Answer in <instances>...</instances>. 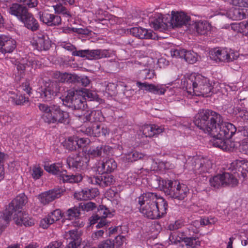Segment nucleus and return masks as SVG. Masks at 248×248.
Instances as JSON below:
<instances>
[{
    "label": "nucleus",
    "mask_w": 248,
    "mask_h": 248,
    "mask_svg": "<svg viewBox=\"0 0 248 248\" xmlns=\"http://www.w3.org/2000/svg\"><path fill=\"white\" fill-rule=\"evenodd\" d=\"M140 76L144 79H152L154 76V72L150 69H145L140 72Z\"/></svg>",
    "instance_id": "680f3d73"
},
{
    "label": "nucleus",
    "mask_w": 248,
    "mask_h": 248,
    "mask_svg": "<svg viewBox=\"0 0 248 248\" xmlns=\"http://www.w3.org/2000/svg\"><path fill=\"white\" fill-rule=\"evenodd\" d=\"M112 216V213L110 212L108 208L103 205H100L98 207L96 214L90 218L91 225L96 224L100 218L106 219V217H111Z\"/></svg>",
    "instance_id": "cd10ccee"
},
{
    "label": "nucleus",
    "mask_w": 248,
    "mask_h": 248,
    "mask_svg": "<svg viewBox=\"0 0 248 248\" xmlns=\"http://www.w3.org/2000/svg\"><path fill=\"white\" fill-rule=\"evenodd\" d=\"M65 192V189L62 187H57L41 193L39 195V200L44 205L48 204L56 199L60 198Z\"/></svg>",
    "instance_id": "ddd939ff"
},
{
    "label": "nucleus",
    "mask_w": 248,
    "mask_h": 248,
    "mask_svg": "<svg viewBox=\"0 0 248 248\" xmlns=\"http://www.w3.org/2000/svg\"><path fill=\"white\" fill-rule=\"evenodd\" d=\"M232 171V173L225 172L211 178L209 180L211 186L217 189L228 186L232 187L236 186L238 183L237 177L239 173L234 170Z\"/></svg>",
    "instance_id": "423d86ee"
},
{
    "label": "nucleus",
    "mask_w": 248,
    "mask_h": 248,
    "mask_svg": "<svg viewBox=\"0 0 248 248\" xmlns=\"http://www.w3.org/2000/svg\"><path fill=\"white\" fill-rule=\"evenodd\" d=\"M187 50L184 49H174L170 51L171 55L173 57L184 58Z\"/></svg>",
    "instance_id": "052dcab7"
},
{
    "label": "nucleus",
    "mask_w": 248,
    "mask_h": 248,
    "mask_svg": "<svg viewBox=\"0 0 248 248\" xmlns=\"http://www.w3.org/2000/svg\"><path fill=\"white\" fill-rule=\"evenodd\" d=\"M80 84L81 85L84 87L87 86L90 83V80L86 76L78 77L76 75L75 81L74 83Z\"/></svg>",
    "instance_id": "bf43d9fd"
},
{
    "label": "nucleus",
    "mask_w": 248,
    "mask_h": 248,
    "mask_svg": "<svg viewBox=\"0 0 248 248\" xmlns=\"http://www.w3.org/2000/svg\"><path fill=\"white\" fill-rule=\"evenodd\" d=\"M101 113L98 110L88 111L86 116V122L91 123L101 121Z\"/></svg>",
    "instance_id": "3c124183"
},
{
    "label": "nucleus",
    "mask_w": 248,
    "mask_h": 248,
    "mask_svg": "<svg viewBox=\"0 0 248 248\" xmlns=\"http://www.w3.org/2000/svg\"><path fill=\"white\" fill-rule=\"evenodd\" d=\"M144 155L136 151H132L125 154L122 157V161L125 163H132L143 157Z\"/></svg>",
    "instance_id": "79ce46f5"
},
{
    "label": "nucleus",
    "mask_w": 248,
    "mask_h": 248,
    "mask_svg": "<svg viewBox=\"0 0 248 248\" xmlns=\"http://www.w3.org/2000/svg\"><path fill=\"white\" fill-rule=\"evenodd\" d=\"M163 130V127L156 124H147L142 127L143 135L146 137L149 138L160 134Z\"/></svg>",
    "instance_id": "2f4dec72"
},
{
    "label": "nucleus",
    "mask_w": 248,
    "mask_h": 248,
    "mask_svg": "<svg viewBox=\"0 0 248 248\" xmlns=\"http://www.w3.org/2000/svg\"><path fill=\"white\" fill-rule=\"evenodd\" d=\"M159 184L165 194L172 199L182 201L187 197L189 190L185 184L166 179L159 181Z\"/></svg>",
    "instance_id": "39448f33"
},
{
    "label": "nucleus",
    "mask_w": 248,
    "mask_h": 248,
    "mask_svg": "<svg viewBox=\"0 0 248 248\" xmlns=\"http://www.w3.org/2000/svg\"><path fill=\"white\" fill-rule=\"evenodd\" d=\"M83 179L81 174L77 173L75 175L68 174L66 170H63L59 177L60 181L63 183H78Z\"/></svg>",
    "instance_id": "72a5a7b5"
},
{
    "label": "nucleus",
    "mask_w": 248,
    "mask_h": 248,
    "mask_svg": "<svg viewBox=\"0 0 248 248\" xmlns=\"http://www.w3.org/2000/svg\"><path fill=\"white\" fill-rule=\"evenodd\" d=\"M189 161L184 165V167L192 170L196 174L208 172L212 169V163L207 158L194 156L189 158Z\"/></svg>",
    "instance_id": "0eeeda50"
},
{
    "label": "nucleus",
    "mask_w": 248,
    "mask_h": 248,
    "mask_svg": "<svg viewBox=\"0 0 248 248\" xmlns=\"http://www.w3.org/2000/svg\"><path fill=\"white\" fill-rule=\"evenodd\" d=\"M164 19L163 16L160 14H155L149 18V23L155 30L162 31L168 28V24Z\"/></svg>",
    "instance_id": "a211bd4d"
},
{
    "label": "nucleus",
    "mask_w": 248,
    "mask_h": 248,
    "mask_svg": "<svg viewBox=\"0 0 248 248\" xmlns=\"http://www.w3.org/2000/svg\"><path fill=\"white\" fill-rule=\"evenodd\" d=\"M209 56L211 59L217 62H229L234 59L233 53L227 48H214L210 51Z\"/></svg>",
    "instance_id": "9d476101"
},
{
    "label": "nucleus",
    "mask_w": 248,
    "mask_h": 248,
    "mask_svg": "<svg viewBox=\"0 0 248 248\" xmlns=\"http://www.w3.org/2000/svg\"><path fill=\"white\" fill-rule=\"evenodd\" d=\"M155 204L157 212L159 214V218L164 217L167 214L168 207L167 202L162 197L156 194V200Z\"/></svg>",
    "instance_id": "4c0bfd02"
},
{
    "label": "nucleus",
    "mask_w": 248,
    "mask_h": 248,
    "mask_svg": "<svg viewBox=\"0 0 248 248\" xmlns=\"http://www.w3.org/2000/svg\"><path fill=\"white\" fill-rule=\"evenodd\" d=\"M66 235L68 244L64 248H78L80 245L81 234L78 230H70Z\"/></svg>",
    "instance_id": "6ab92c4d"
},
{
    "label": "nucleus",
    "mask_w": 248,
    "mask_h": 248,
    "mask_svg": "<svg viewBox=\"0 0 248 248\" xmlns=\"http://www.w3.org/2000/svg\"><path fill=\"white\" fill-rule=\"evenodd\" d=\"M193 122L199 129L213 137L214 146L225 151H232L235 147L234 142L230 139L235 133L236 128L231 123L223 122L218 113L209 109H200Z\"/></svg>",
    "instance_id": "f257e3e1"
},
{
    "label": "nucleus",
    "mask_w": 248,
    "mask_h": 248,
    "mask_svg": "<svg viewBox=\"0 0 248 248\" xmlns=\"http://www.w3.org/2000/svg\"><path fill=\"white\" fill-rule=\"evenodd\" d=\"M114 55L112 51L108 49H87V59L88 60H99L110 58Z\"/></svg>",
    "instance_id": "412c9836"
},
{
    "label": "nucleus",
    "mask_w": 248,
    "mask_h": 248,
    "mask_svg": "<svg viewBox=\"0 0 248 248\" xmlns=\"http://www.w3.org/2000/svg\"><path fill=\"white\" fill-rule=\"evenodd\" d=\"M45 170L49 173L58 175L59 177L63 170L61 164L54 163L50 165H45Z\"/></svg>",
    "instance_id": "49530a36"
},
{
    "label": "nucleus",
    "mask_w": 248,
    "mask_h": 248,
    "mask_svg": "<svg viewBox=\"0 0 248 248\" xmlns=\"http://www.w3.org/2000/svg\"><path fill=\"white\" fill-rule=\"evenodd\" d=\"M9 101L16 105H23L29 102V98L21 94H17L14 92H9Z\"/></svg>",
    "instance_id": "ea45409f"
},
{
    "label": "nucleus",
    "mask_w": 248,
    "mask_h": 248,
    "mask_svg": "<svg viewBox=\"0 0 248 248\" xmlns=\"http://www.w3.org/2000/svg\"><path fill=\"white\" fill-rule=\"evenodd\" d=\"M17 2L21 4L26 8L29 9L36 8L39 3L38 0H15Z\"/></svg>",
    "instance_id": "603ef678"
},
{
    "label": "nucleus",
    "mask_w": 248,
    "mask_h": 248,
    "mask_svg": "<svg viewBox=\"0 0 248 248\" xmlns=\"http://www.w3.org/2000/svg\"><path fill=\"white\" fill-rule=\"evenodd\" d=\"M62 100L65 105L72 108L73 110L83 109L86 105L84 97L82 95L76 94L72 91H68L67 95Z\"/></svg>",
    "instance_id": "6e6552de"
},
{
    "label": "nucleus",
    "mask_w": 248,
    "mask_h": 248,
    "mask_svg": "<svg viewBox=\"0 0 248 248\" xmlns=\"http://www.w3.org/2000/svg\"><path fill=\"white\" fill-rule=\"evenodd\" d=\"M81 130L87 135L96 137H106L109 133V129L107 127L97 123L93 124L91 126L83 127Z\"/></svg>",
    "instance_id": "f8f14e48"
},
{
    "label": "nucleus",
    "mask_w": 248,
    "mask_h": 248,
    "mask_svg": "<svg viewBox=\"0 0 248 248\" xmlns=\"http://www.w3.org/2000/svg\"><path fill=\"white\" fill-rule=\"evenodd\" d=\"M112 148L106 145H92L87 151V156L88 158L104 157L109 155L112 152Z\"/></svg>",
    "instance_id": "1a4fd4ad"
},
{
    "label": "nucleus",
    "mask_w": 248,
    "mask_h": 248,
    "mask_svg": "<svg viewBox=\"0 0 248 248\" xmlns=\"http://www.w3.org/2000/svg\"><path fill=\"white\" fill-rule=\"evenodd\" d=\"M38 107L43 113L42 118L45 123L48 124H56L54 105L49 107L46 104H40Z\"/></svg>",
    "instance_id": "dca6fc26"
},
{
    "label": "nucleus",
    "mask_w": 248,
    "mask_h": 248,
    "mask_svg": "<svg viewBox=\"0 0 248 248\" xmlns=\"http://www.w3.org/2000/svg\"><path fill=\"white\" fill-rule=\"evenodd\" d=\"M184 225V222L182 220H177L174 223H170L168 226L170 230L174 231L181 228Z\"/></svg>",
    "instance_id": "69168bd1"
},
{
    "label": "nucleus",
    "mask_w": 248,
    "mask_h": 248,
    "mask_svg": "<svg viewBox=\"0 0 248 248\" xmlns=\"http://www.w3.org/2000/svg\"><path fill=\"white\" fill-rule=\"evenodd\" d=\"M37 61L34 58L29 57L27 59L23 60L16 64V69L20 74H23L27 68H36Z\"/></svg>",
    "instance_id": "f704fd0d"
},
{
    "label": "nucleus",
    "mask_w": 248,
    "mask_h": 248,
    "mask_svg": "<svg viewBox=\"0 0 248 248\" xmlns=\"http://www.w3.org/2000/svg\"><path fill=\"white\" fill-rule=\"evenodd\" d=\"M182 83L183 88L190 95L206 97L212 94L213 86L209 79L200 74H191Z\"/></svg>",
    "instance_id": "7ed1b4c3"
},
{
    "label": "nucleus",
    "mask_w": 248,
    "mask_h": 248,
    "mask_svg": "<svg viewBox=\"0 0 248 248\" xmlns=\"http://www.w3.org/2000/svg\"><path fill=\"white\" fill-rule=\"evenodd\" d=\"M98 192L96 188H85L80 191L75 192L74 197L78 200H88L95 197Z\"/></svg>",
    "instance_id": "c85d7f7f"
},
{
    "label": "nucleus",
    "mask_w": 248,
    "mask_h": 248,
    "mask_svg": "<svg viewBox=\"0 0 248 248\" xmlns=\"http://www.w3.org/2000/svg\"><path fill=\"white\" fill-rule=\"evenodd\" d=\"M136 85L140 89H144L147 91L156 94L162 95L166 91V87L162 85L155 86L146 82L142 83L140 81H137Z\"/></svg>",
    "instance_id": "aec40b11"
},
{
    "label": "nucleus",
    "mask_w": 248,
    "mask_h": 248,
    "mask_svg": "<svg viewBox=\"0 0 248 248\" xmlns=\"http://www.w3.org/2000/svg\"><path fill=\"white\" fill-rule=\"evenodd\" d=\"M194 29L198 34L205 35L211 30L210 24L207 21H199L196 22Z\"/></svg>",
    "instance_id": "37998d69"
},
{
    "label": "nucleus",
    "mask_w": 248,
    "mask_h": 248,
    "mask_svg": "<svg viewBox=\"0 0 248 248\" xmlns=\"http://www.w3.org/2000/svg\"><path fill=\"white\" fill-rule=\"evenodd\" d=\"M16 47V42L12 38L4 35L0 36V50L2 53H11Z\"/></svg>",
    "instance_id": "4be33fe9"
},
{
    "label": "nucleus",
    "mask_w": 248,
    "mask_h": 248,
    "mask_svg": "<svg viewBox=\"0 0 248 248\" xmlns=\"http://www.w3.org/2000/svg\"><path fill=\"white\" fill-rule=\"evenodd\" d=\"M235 114L238 115L243 121L248 124V111L245 109H241L240 108H236Z\"/></svg>",
    "instance_id": "6e6d98bb"
},
{
    "label": "nucleus",
    "mask_w": 248,
    "mask_h": 248,
    "mask_svg": "<svg viewBox=\"0 0 248 248\" xmlns=\"http://www.w3.org/2000/svg\"><path fill=\"white\" fill-rule=\"evenodd\" d=\"M51 219V221L54 223L55 221L59 220L63 215L62 214V212L60 209H56L51 212L47 215Z\"/></svg>",
    "instance_id": "4d7b16f0"
},
{
    "label": "nucleus",
    "mask_w": 248,
    "mask_h": 248,
    "mask_svg": "<svg viewBox=\"0 0 248 248\" xmlns=\"http://www.w3.org/2000/svg\"><path fill=\"white\" fill-rule=\"evenodd\" d=\"M27 197L22 193L17 196L9 204L3 214L0 217V229L4 231L13 217L17 225L30 227L34 225V220L29 217L28 214L22 212V208L27 202Z\"/></svg>",
    "instance_id": "f03ea898"
},
{
    "label": "nucleus",
    "mask_w": 248,
    "mask_h": 248,
    "mask_svg": "<svg viewBox=\"0 0 248 248\" xmlns=\"http://www.w3.org/2000/svg\"><path fill=\"white\" fill-rule=\"evenodd\" d=\"M55 117L56 124L65 123L67 122L69 113L61 109L60 106L54 105Z\"/></svg>",
    "instance_id": "a19ab883"
},
{
    "label": "nucleus",
    "mask_w": 248,
    "mask_h": 248,
    "mask_svg": "<svg viewBox=\"0 0 248 248\" xmlns=\"http://www.w3.org/2000/svg\"><path fill=\"white\" fill-rule=\"evenodd\" d=\"M171 23L172 26L178 27L186 25L190 18L183 12L172 11Z\"/></svg>",
    "instance_id": "bb28decb"
},
{
    "label": "nucleus",
    "mask_w": 248,
    "mask_h": 248,
    "mask_svg": "<svg viewBox=\"0 0 248 248\" xmlns=\"http://www.w3.org/2000/svg\"><path fill=\"white\" fill-rule=\"evenodd\" d=\"M76 140L78 149L85 146L90 142V140L88 138H79L78 137H77Z\"/></svg>",
    "instance_id": "0e129e2a"
},
{
    "label": "nucleus",
    "mask_w": 248,
    "mask_h": 248,
    "mask_svg": "<svg viewBox=\"0 0 248 248\" xmlns=\"http://www.w3.org/2000/svg\"><path fill=\"white\" fill-rule=\"evenodd\" d=\"M43 170L40 167L34 166L31 170V175L32 177L36 180L40 178L43 174Z\"/></svg>",
    "instance_id": "13d9d810"
},
{
    "label": "nucleus",
    "mask_w": 248,
    "mask_h": 248,
    "mask_svg": "<svg viewBox=\"0 0 248 248\" xmlns=\"http://www.w3.org/2000/svg\"><path fill=\"white\" fill-rule=\"evenodd\" d=\"M53 222L51 221V219L47 216L45 218L41 220L40 226L43 229H47L50 225L53 224Z\"/></svg>",
    "instance_id": "774afa93"
},
{
    "label": "nucleus",
    "mask_w": 248,
    "mask_h": 248,
    "mask_svg": "<svg viewBox=\"0 0 248 248\" xmlns=\"http://www.w3.org/2000/svg\"><path fill=\"white\" fill-rule=\"evenodd\" d=\"M80 206L84 211L88 212L90 211L93 210L96 207L95 203L89 202L86 203H84L83 204H80Z\"/></svg>",
    "instance_id": "e2e57ef3"
},
{
    "label": "nucleus",
    "mask_w": 248,
    "mask_h": 248,
    "mask_svg": "<svg viewBox=\"0 0 248 248\" xmlns=\"http://www.w3.org/2000/svg\"><path fill=\"white\" fill-rule=\"evenodd\" d=\"M80 215V209L78 207L70 208L63 214V217L65 219L64 222H65L66 220H73L71 223L74 226L82 227L83 226V222L80 223L78 220Z\"/></svg>",
    "instance_id": "f3484780"
},
{
    "label": "nucleus",
    "mask_w": 248,
    "mask_h": 248,
    "mask_svg": "<svg viewBox=\"0 0 248 248\" xmlns=\"http://www.w3.org/2000/svg\"><path fill=\"white\" fill-rule=\"evenodd\" d=\"M131 34L140 39H153V33L152 31L148 30L141 27H134L130 29Z\"/></svg>",
    "instance_id": "7c9ffc66"
},
{
    "label": "nucleus",
    "mask_w": 248,
    "mask_h": 248,
    "mask_svg": "<svg viewBox=\"0 0 248 248\" xmlns=\"http://www.w3.org/2000/svg\"><path fill=\"white\" fill-rule=\"evenodd\" d=\"M88 111H87L85 108L83 109H76L73 110V115L78 118L81 122H86V116L87 115Z\"/></svg>",
    "instance_id": "864d4df0"
},
{
    "label": "nucleus",
    "mask_w": 248,
    "mask_h": 248,
    "mask_svg": "<svg viewBox=\"0 0 248 248\" xmlns=\"http://www.w3.org/2000/svg\"><path fill=\"white\" fill-rule=\"evenodd\" d=\"M82 96L84 97V100L87 99L88 101H92L96 98V94L91 91L85 89Z\"/></svg>",
    "instance_id": "338daca9"
},
{
    "label": "nucleus",
    "mask_w": 248,
    "mask_h": 248,
    "mask_svg": "<svg viewBox=\"0 0 248 248\" xmlns=\"http://www.w3.org/2000/svg\"><path fill=\"white\" fill-rule=\"evenodd\" d=\"M144 169L143 168L138 170L137 171H130L127 173L126 178L125 179V182L128 185L134 184L137 181L138 178L142 177L141 174L143 172Z\"/></svg>",
    "instance_id": "c03bdc74"
},
{
    "label": "nucleus",
    "mask_w": 248,
    "mask_h": 248,
    "mask_svg": "<svg viewBox=\"0 0 248 248\" xmlns=\"http://www.w3.org/2000/svg\"><path fill=\"white\" fill-rule=\"evenodd\" d=\"M39 19L41 21L48 26H58L62 23V18L60 16L55 14H51L46 12L38 13Z\"/></svg>",
    "instance_id": "4468645a"
},
{
    "label": "nucleus",
    "mask_w": 248,
    "mask_h": 248,
    "mask_svg": "<svg viewBox=\"0 0 248 248\" xmlns=\"http://www.w3.org/2000/svg\"><path fill=\"white\" fill-rule=\"evenodd\" d=\"M20 21L24 24L26 28L32 31H35L39 29L40 26L38 21L29 12Z\"/></svg>",
    "instance_id": "a878e982"
},
{
    "label": "nucleus",
    "mask_w": 248,
    "mask_h": 248,
    "mask_svg": "<svg viewBox=\"0 0 248 248\" xmlns=\"http://www.w3.org/2000/svg\"><path fill=\"white\" fill-rule=\"evenodd\" d=\"M100 176L101 186L106 187L113 184L115 182L114 176L109 173H101Z\"/></svg>",
    "instance_id": "09e8293b"
},
{
    "label": "nucleus",
    "mask_w": 248,
    "mask_h": 248,
    "mask_svg": "<svg viewBox=\"0 0 248 248\" xmlns=\"http://www.w3.org/2000/svg\"><path fill=\"white\" fill-rule=\"evenodd\" d=\"M117 167L116 162L112 158H108L102 162L97 168L99 173H110Z\"/></svg>",
    "instance_id": "c756f323"
},
{
    "label": "nucleus",
    "mask_w": 248,
    "mask_h": 248,
    "mask_svg": "<svg viewBox=\"0 0 248 248\" xmlns=\"http://www.w3.org/2000/svg\"><path fill=\"white\" fill-rule=\"evenodd\" d=\"M33 44L39 50H48L50 46V41L47 35L43 33H39L33 37Z\"/></svg>",
    "instance_id": "5701e85b"
},
{
    "label": "nucleus",
    "mask_w": 248,
    "mask_h": 248,
    "mask_svg": "<svg viewBox=\"0 0 248 248\" xmlns=\"http://www.w3.org/2000/svg\"><path fill=\"white\" fill-rule=\"evenodd\" d=\"M90 159L86 155H77L67 159V164L70 168L77 170H84L89 165Z\"/></svg>",
    "instance_id": "2eb2a0df"
},
{
    "label": "nucleus",
    "mask_w": 248,
    "mask_h": 248,
    "mask_svg": "<svg viewBox=\"0 0 248 248\" xmlns=\"http://www.w3.org/2000/svg\"><path fill=\"white\" fill-rule=\"evenodd\" d=\"M77 136L68 137L63 142V146L69 151H75L78 149L77 140Z\"/></svg>",
    "instance_id": "de8ad7c7"
},
{
    "label": "nucleus",
    "mask_w": 248,
    "mask_h": 248,
    "mask_svg": "<svg viewBox=\"0 0 248 248\" xmlns=\"http://www.w3.org/2000/svg\"><path fill=\"white\" fill-rule=\"evenodd\" d=\"M54 77L57 79L59 83H73L75 81L76 77L75 74H69L68 73H61L56 71L54 74Z\"/></svg>",
    "instance_id": "58836bf2"
},
{
    "label": "nucleus",
    "mask_w": 248,
    "mask_h": 248,
    "mask_svg": "<svg viewBox=\"0 0 248 248\" xmlns=\"http://www.w3.org/2000/svg\"><path fill=\"white\" fill-rule=\"evenodd\" d=\"M231 29L237 32L245 33L246 34L248 28V23L243 21L240 23H233L231 24Z\"/></svg>",
    "instance_id": "8fccbe9b"
},
{
    "label": "nucleus",
    "mask_w": 248,
    "mask_h": 248,
    "mask_svg": "<svg viewBox=\"0 0 248 248\" xmlns=\"http://www.w3.org/2000/svg\"><path fill=\"white\" fill-rule=\"evenodd\" d=\"M8 12L20 21L29 12V10L21 4L17 2L12 3L8 8Z\"/></svg>",
    "instance_id": "b1692460"
},
{
    "label": "nucleus",
    "mask_w": 248,
    "mask_h": 248,
    "mask_svg": "<svg viewBox=\"0 0 248 248\" xmlns=\"http://www.w3.org/2000/svg\"><path fill=\"white\" fill-rule=\"evenodd\" d=\"M124 237L117 235L114 239H107L101 242L96 248H119L124 243Z\"/></svg>",
    "instance_id": "393cba45"
},
{
    "label": "nucleus",
    "mask_w": 248,
    "mask_h": 248,
    "mask_svg": "<svg viewBox=\"0 0 248 248\" xmlns=\"http://www.w3.org/2000/svg\"><path fill=\"white\" fill-rule=\"evenodd\" d=\"M180 242L183 243L182 246L185 248H196L201 245L199 237L196 236L181 237Z\"/></svg>",
    "instance_id": "c9c22d12"
},
{
    "label": "nucleus",
    "mask_w": 248,
    "mask_h": 248,
    "mask_svg": "<svg viewBox=\"0 0 248 248\" xmlns=\"http://www.w3.org/2000/svg\"><path fill=\"white\" fill-rule=\"evenodd\" d=\"M61 83L56 81L49 80L46 82L45 88L42 94L43 97L49 101L57 96L61 90Z\"/></svg>",
    "instance_id": "9b49d317"
},
{
    "label": "nucleus",
    "mask_w": 248,
    "mask_h": 248,
    "mask_svg": "<svg viewBox=\"0 0 248 248\" xmlns=\"http://www.w3.org/2000/svg\"><path fill=\"white\" fill-rule=\"evenodd\" d=\"M232 165L235 167L234 170L237 171L245 178L248 172V161L245 160H236L232 163Z\"/></svg>",
    "instance_id": "473e14b6"
},
{
    "label": "nucleus",
    "mask_w": 248,
    "mask_h": 248,
    "mask_svg": "<svg viewBox=\"0 0 248 248\" xmlns=\"http://www.w3.org/2000/svg\"><path fill=\"white\" fill-rule=\"evenodd\" d=\"M55 14L59 15H61L63 17H65L68 20L72 16L69 10L63 6L62 4H57L55 5H53Z\"/></svg>",
    "instance_id": "a18cd8bd"
},
{
    "label": "nucleus",
    "mask_w": 248,
    "mask_h": 248,
    "mask_svg": "<svg viewBox=\"0 0 248 248\" xmlns=\"http://www.w3.org/2000/svg\"><path fill=\"white\" fill-rule=\"evenodd\" d=\"M156 193L146 192L142 194L136 199L139 206L140 212L147 217L155 219L159 218L156 208Z\"/></svg>",
    "instance_id": "20e7f679"
},
{
    "label": "nucleus",
    "mask_w": 248,
    "mask_h": 248,
    "mask_svg": "<svg viewBox=\"0 0 248 248\" xmlns=\"http://www.w3.org/2000/svg\"><path fill=\"white\" fill-rule=\"evenodd\" d=\"M227 16L233 20H242L246 18V15L244 9L232 7L227 13Z\"/></svg>",
    "instance_id": "e433bc0d"
},
{
    "label": "nucleus",
    "mask_w": 248,
    "mask_h": 248,
    "mask_svg": "<svg viewBox=\"0 0 248 248\" xmlns=\"http://www.w3.org/2000/svg\"><path fill=\"white\" fill-rule=\"evenodd\" d=\"M185 61L190 64L195 63L198 60L197 53L191 51H187L184 57Z\"/></svg>",
    "instance_id": "5fc2aeb1"
}]
</instances>
